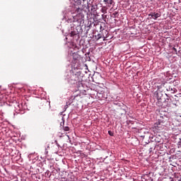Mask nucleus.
Segmentation results:
<instances>
[{"label": "nucleus", "instance_id": "obj_24", "mask_svg": "<svg viewBox=\"0 0 181 181\" xmlns=\"http://www.w3.org/2000/svg\"><path fill=\"white\" fill-rule=\"evenodd\" d=\"M116 105H118V103H115Z\"/></svg>", "mask_w": 181, "mask_h": 181}, {"label": "nucleus", "instance_id": "obj_7", "mask_svg": "<svg viewBox=\"0 0 181 181\" xmlns=\"http://www.w3.org/2000/svg\"><path fill=\"white\" fill-rule=\"evenodd\" d=\"M103 2H105L106 6L111 8V6H112V4H114V0H103Z\"/></svg>", "mask_w": 181, "mask_h": 181}, {"label": "nucleus", "instance_id": "obj_17", "mask_svg": "<svg viewBox=\"0 0 181 181\" xmlns=\"http://www.w3.org/2000/svg\"><path fill=\"white\" fill-rule=\"evenodd\" d=\"M108 134H109V135H110V136H112V132H111V131H108Z\"/></svg>", "mask_w": 181, "mask_h": 181}, {"label": "nucleus", "instance_id": "obj_11", "mask_svg": "<svg viewBox=\"0 0 181 181\" xmlns=\"http://www.w3.org/2000/svg\"><path fill=\"white\" fill-rule=\"evenodd\" d=\"M95 37L96 40H100V39H101V37H103V36L101 35V34H98V35H95Z\"/></svg>", "mask_w": 181, "mask_h": 181}, {"label": "nucleus", "instance_id": "obj_22", "mask_svg": "<svg viewBox=\"0 0 181 181\" xmlns=\"http://www.w3.org/2000/svg\"><path fill=\"white\" fill-rule=\"evenodd\" d=\"M69 107V106L66 105H65V108H68Z\"/></svg>", "mask_w": 181, "mask_h": 181}, {"label": "nucleus", "instance_id": "obj_9", "mask_svg": "<svg viewBox=\"0 0 181 181\" xmlns=\"http://www.w3.org/2000/svg\"><path fill=\"white\" fill-rule=\"evenodd\" d=\"M5 103H6V100H5V98H4V96L0 97V105L1 106L4 105Z\"/></svg>", "mask_w": 181, "mask_h": 181}, {"label": "nucleus", "instance_id": "obj_16", "mask_svg": "<svg viewBox=\"0 0 181 181\" xmlns=\"http://www.w3.org/2000/svg\"><path fill=\"white\" fill-rule=\"evenodd\" d=\"M173 50H174L175 54H177V49L175 47H173Z\"/></svg>", "mask_w": 181, "mask_h": 181}, {"label": "nucleus", "instance_id": "obj_6", "mask_svg": "<svg viewBox=\"0 0 181 181\" xmlns=\"http://www.w3.org/2000/svg\"><path fill=\"white\" fill-rule=\"evenodd\" d=\"M148 16H151V19H154V21H156L158 18H160V13H156V12H151V14H148Z\"/></svg>", "mask_w": 181, "mask_h": 181}, {"label": "nucleus", "instance_id": "obj_21", "mask_svg": "<svg viewBox=\"0 0 181 181\" xmlns=\"http://www.w3.org/2000/svg\"><path fill=\"white\" fill-rule=\"evenodd\" d=\"M87 8L88 9H90V6L88 4V6H87Z\"/></svg>", "mask_w": 181, "mask_h": 181}, {"label": "nucleus", "instance_id": "obj_13", "mask_svg": "<svg viewBox=\"0 0 181 181\" xmlns=\"http://www.w3.org/2000/svg\"><path fill=\"white\" fill-rule=\"evenodd\" d=\"M49 148H50L49 146L45 148V155H47V153H49V151H47V149H49Z\"/></svg>", "mask_w": 181, "mask_h": 181}, {"label": "nucleus", "instance_id": "obj_27", "mask_svg": "<svg viewBox=\"0 0 181 181\" xmlns=\"http://www.w3.org/2000/svg\"><path fill=\"white\" fill-rule=\"evenodd\" d=\"M149 144H152V142L151 143V142H149Z\"/></svg>", "mask_w": 181, "mask_h": 181}, {"label": "nucleus", "instance_id": "obj_2", "mask_svg": "<svg viewBox=\"0 0 181 181\" xmlns=\"http://www.w3.org/2000/svg\"><path fill=\"white\" fill-rule=\"evenodd\" d=\"M65 80L69 83V84H78V87L83 86L81 83L83 79H81V73L80 71L73 72L69 71L65 76Z\"/></svg>", "mask_w": 181, "mask_h": 181}, {"label": "nucleus", "instance_id": "obj_25", "mask_svg": "<svg viewBox=\"0 0 181 181\" xmlns=\"http://www.w3.org/2000/svg\"><path fill=\"white\" fill-rule=\"evenodd\" d=\"M151 181H153V180L151 179Z\"/></svg>", "mask_w": 181, "mask_h": 181}, {"label": "nucleus", "instance_id": "obj_18", "mask_svg": "<svg viewBox=\"0 0 181 181\" xmlns=\"http://www.w3.org/2000/svg\"><path fill=\"white\" fill-rule=\"evenodd\" d=\"M100 30H104V28H103V25H100Z\"/></svg>", "mask_w": 181, "mask_h": 181}, {"label": "nucleus", "instance_id": "obj_23", "mask_svg": "<svg viewBox=\"0 0 181 181\" xmlns=\"http://www.w3.org/2000/svg\"><path fill=\"white\" fill-rule=\"evenodd\" d=\"M62 121H63V124H64V119H62Z\"/></svg>", "mask_w": 181, "mask_h": 181}, {"label": "nucleus", "instance_id": "obj_20", "mask_svg": "<svg viewBox=\"0 0 181 181\" xmlns=\"http://www.w3.org/2000/svg\"><path fill=\"white\" fill-rule=\"evenodd\" d=\"M152 149H153V148L151 147L150 148V152H152Z\"/></svg>", "mask_w": 181, "mask_h": 181}, {"label": "nucleus", "instance_id": "obj_4", "mask_svg": "<svg viewBox=\"0 0 181 181\" xmlns=\"http://www.w3.org/2000/svg\"><path fill=\"white\" fill-rule=\"evenodd\" d=\"M160 119L156 122L155 127H159V125H162V124H165V118H168V116L166 115H162L161 113H160Z\"/></svg>", "mask_w": 181, "mask_h": 181}, {"label": "nucleus", "instance_id": "obj_15", "mask_svg": "<svg viewBox=\"0 0 181 181\" xmlns=\"http://www.w3.org/2000/svg\"><path fill=\"white\" fill-rule=\"evenodd\" d=\"M69 130H70V128H69V127H64V131L67 132V131H69Z\"/></svg>", "mask_w": 181, "mask_h": 181}, {"label": "nucleus", "instance_id": "obj_8", "mask_svg": "<svg viewBox=\"0 0 181 181\" xmlns=\"http://www.w3.org/2000/svg\"><path fill=\"white\" fill-rule=\"evenodd\" d=\"M117 112L121 115H124V114H127V110L122 107L118 109Z\"/></svg>", "mask_w": 181, "mask_h": 181}, {"label": "nucleus", "instance_id": "obj_5", "mask_svg": "<svg viewBox=\"0 0 181 181\" xmlns=\"http://www.w3.org/2000/svg\"><path fill=\"white\" fill-rule=\"evenodd\" d=\"M165 88L166 91H168L171 94H175V93H177V89H176V88H175L173 86H167Z\"/></svg>", "mask_w": 181, "mask_h": 181}, {"label": "nucleus", "instance_id": "obj_12", "mask_svg": "<svg viewBox=\"0 0 181 181\" xmlns=\"http://www.w3.org/2000/svg\"><path fill=\"white\" fill-rule=\"evenodd\" d=\"M17 107H16L17 111H21V105L17 104ZM16 113L19 114V112H16Z\"/></svg>", "mask_w": 181, "mask_h": 181}, {"label": "nucleus", "instance_id": "obj_10", "mask_svg": "<svg viewBox=\"0 0 181 181\" xmlns=\"http://www.w3.org/2000/svg\"><path fill=\"white\" fill-rule=\"evenodd\" d=\"M95 11H97V5H92L90 12H95Z\"/></svg>", "mask_w": 181, "mask_h": 181}, {"label": "nucleus", "instance_id": "obj_1", "mask_svg": "<svg viewBox=\"0 0 181 181\" xmlns=\"http://www.w3.org/2000/svg\"><path fill=\"white\" fill-rule=\"evenodd\" d=\"M81 0H70V5L63 11L64 19L68 23H74L70 33L71 37L78 39V30L77 26H81L84 23V10L80 8Z\"/></svg>", "mask_w": 181, "mask_h": 181}, {"label": "nucleus", "instance_id": "obj_14", "mask_svg": "<svg viewBox=\"0 0 181 181\" xmlns=\"http://www.w3.org/2000/svg\"><path fill=\"white\" fill-rule=\"evenodd\" d=\"M100 11H101L103 13H107V10H105V8H101Z\"/></svg>", "mask_w": 181, "mask_h": 181}, {"label": "nucleus", "instance_id": "obj_19", "mask_svg": "<svg viewBox=\"0 0 181 181\" xmlns=\"http://www.w3.org/2000/svg\"><path fill=\"white\" fill-rule=\"evenodd\" d=\"M140 138H141V139H144L145 138V136L144 135H141V136H140Z\"/></svg>", "mask_w": 181, "mask_h": 181}, {"label": "nucleus", "instance_id": "obj_3", "mask_svg": "<svg viewBox=\"0 0 181 181\" xmlns=\"http://www.w3.org/2000/svg\"><path fill=\"white\" fill-rule=\"evenodd\" d=\"M155 94H156V99H157V103H156V105L158 106V107H162L163 104V101H169V99L170 98H169V95H168V94H165V95L168 97L166 98V100H165L163 98V92L160 91V90H157L155 92Z\"/></svg>", "mask_w": 181, "mask_h": 181}, {"label": "nucleus", "instance_id": "obj_26", "mask_svg": "<svg viewBox=\"0 0 181 181\" xmlns=\"http://www.w3.org/2000/svg\"><path fill=\"white\" fill-rule=\"evenodd\" d=\"M83 2L86 1V0H83Z\"/></svg>", "mask_w": 181, "mask_h": 181}]
</instances>
